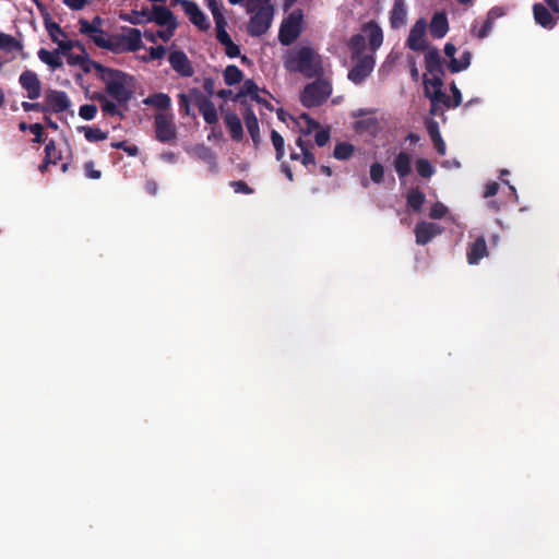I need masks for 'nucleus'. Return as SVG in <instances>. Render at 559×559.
I'll return each mask as SVG.
<instances>
[{
  "label": "nucleus",
  "instance_id": "20",
  "mask_svg": "<svg viewBox=\"0 0 559 559\" xmlns=\"http://www.w3.org/2000/svg\"><path fill=\"white\" fill-rule=\"evenodd\" d=\"M242 116L247 130L252 139L253 145L258 147L261 141L258 118L250 106L246 107Z\"/></svg>",
  "mask_w": 559,
  "mask_h": 559
},
{
  "label": "nucleus",
  "instance_id": "31",
  "mask_svg": "<svg viewBox=\"0 0 559 559\" xmlns=\"http://www.w3.org/2000/svg\"><path fill=\"white\" fill-rule=\"evenodd\" d=\"M428 133L433 142V145H435V148L436 151L440 154V155H444L445 154V151H447V146H445V143L439 132V128H438V124L437 122L432 121L428 124Z\"/></svg>",
  "mask_w": 559,
  "mask_h": 559
},
{
  "label": "nucleus",
  "instance_id": "40",
  "mask_svg": "<svg viewBox=\"0 0 559 559\" xmlns=\"http://www.w3.org/2000/svg\"><path fill=\"white\" fill-rule=\"evenodd\" d=\"M492 24H493V10H490L488 12L487 19L484 22V24L481 25V27L477 29L476 26H473L472 33L477 38L483 39V38L487 37L489 35V33L491 32Z\"/></svg>",
  "mask_w": 559,
  "mask_h": 559
},
{
  "label": "nucleus",
  "instance_id": "42",
  "mask_svg": "<svg viewBox=\"0 0 559 559\" xmlns=\"http://www.w3.org/2000/svg\"><path fill=\"white\" fill-rule=\"evenodd\" d=\"M271 141L275 148L276 159L281 162L285 155V140L276 130H272Z\"/></svg>",
  "mask_w": 559,
  "mask_h": 559
},
{
  "label": "nucleus",
  "instance_id": "59",
  "mask_svg": "<svg viewBox=\"0 0 559 559\" xmlns=\"http://www.w3.org/2000/svg\"><path fill=\"white\" fill-rule=\"evenodd\" d=\"M298 120H302L307 124L306 134H310L314 129L319 128V122L311 118L308 114L302 112L299 115Z\"/></svg>",
  "mask_w": 559,
  "mask_h": 559
},
{
  "label": "nucleus",
  "instance_id": "33",
  "mask_svg": "<svg viewBox=\"0 0 559 559\" xmlns=\"http://www.w3.org/2000/svg\"><path fill=\"white\" fill-rule=\"evenodd\" d=\"M425 200V194L418 188L412 189L406 197L407 206L414 212H419L421 210Z\"/></svg>",
  "mask_w": 559,
  "mask_h": 559
},
{
  "label": "nucleus",
  "instance_id": "49",
  "mask_svg": "<svg viewBox=\"0 0 559 559\" xmlns=\"http://www.w3.org/2000/svg\"><path fill=\"white\" fill-rule=\"evenodd\" d=\"M215 25H216V38L222 45L231 40L229 34L226 31L227 22L225 19H219V20L217 19V21H215Z\"/></svg>",
  "mask_w": 559,
  "mask_h": 559
},
{
  "label": "nucleus",
  "instance_id": "6",
  "mask_svg": "<svg viewBox=\"0 0 559 559\" xmlns=\"http://www.w3.org/2000/svg\"><path fill=\"white\" fill-rule=\"evenodd\" d=\"M156 140L162 143H174L177 140V127L173 114L157 112L154 116Z\"/></svg>",
  "mask_w": 559,
  "mask_h": 559
},
{
  "label": "nucleus",
  "instance_id": "19",
  "mask_svg": "<svg viewBox=\"0 0 559 559\" xmlns=\"http://www.w3.org/2000/svg\"><path fill=\"white\" fill-rule=\"evenodd\" d=\"M430 34L433 38L440 39L444 37L449 31V22L444 12H436L429 25Z\"/></svg>",
  "mask_w": 559,
  "mask_h": 559
},
{
  "label": "nucleus",
  "instance_id": "34",
  "mask_svg": "<svg viewBox=\"0 0 559 559\" xmlns=\"http://www.w3.org/2000/svg\"><path fill=\"white\" fill-rule=\"evenodd\" d=\"M83 52L84 58L82 59L80 68L84 73H90L92 70H95L97 78L100 79V74H103L108 67H105L102 63L92 60L85 50Z\"/></svg>",
  "mask_w": 559,
  "mask_h": 559
},
{
  "label": "nucleus",
  "instance_id": "18",
  "mask_svg": "<svg viewBox=\"0 0 559 559\" xmlns=\"http://www.w3.org/2000/svg\"><path fill=\"white\" fill-rule=\"evenodd\" d=\"M467 261L469 264H477L483 258L488 257V248L484 236H479L467 249Z\"/></svg>",
  "mask_w": 559,
  "mask_h": 559
},
{
  "label": "nucleus",
  "instance_id": "43",
  "mask_svg": "<svg viewBox=\"0 0 559 559\" xmlns=\"http://www.w3.org/2000/svg\"><path fill=\"white\" fill-rule=\"evenodd\" d=\"M199 111L207 124H216L218 122L217 110L212 100L205 106H202Z\"/></svg>",
  "mask_w": 559,
  "mask_h": 559
},
{
  "label": "nucleus",
  "instance_id": "35",
  "mask_svg": "<svg viewBox=\"0 0 559 559\" xmlns=\"http://www.w3.org/2000/svg\"><path fill=\"white\" fill-rule=\"evenodd\" d=\"M223 75L225 83L229 86L240 83L243 79L242 71L234 64L227 66Z\"/></svg>",
  "mask_w": 559,
  "mask_h": 559
},
{
  "label": "nucleus",
  "instance_id": "46",
  "mask_svg": "<svg viewBox=\"0 0 559 559\" xmlns=\"http://www.w3.org/2000/svg\"><path fill=\"white\" fill-rule=\"evenodd\" d=\"M176 29L167 27L165 31H157L156 33L145 31L144 36L147 40L155 43L157 38L168 41L175 34Z\"/></svg>",
  "mask_w": 559,
  "mask_h": 559
},
{
  "label": "nucleus",
  "instance_id": "36",
  "mask_svg": "<svg viewBox=\"0 0 559 559\" xmlns=\"http://www.w3.org/2000/svg\"><path fill=\"white\" fill-rule=\"evenodd\" d=\"M296 145L300 148L301 151V164L305 166V167H308L309 165H316V157L313 155V153L309 150V144L308 142L304 141L302 138H298L296 140Z\"/></svg>",
  "mask_w": 559,
  "mask_h": 559
},
{
  "label": "nucleus",
  "instance_id": "51",
  "mask_svg": "<svg viewBox=\"0 0 559 559\" xmlns=\"http://www.w3.org/2000/svg\"><path fill=\"white\" fill-rule=\"evenodd\" d=\"M384 167L382 164L376 162L370 166V179L373 183L380 185L383 182Z\"/></svg>",
  "mask_w": 559,
  "mask_h": 559
},
{
  "label": "nucleus",
  "instance_id": "30",
  "mask_svg": "<svg viewBox=\"0 0 559 559\" xmlns=\"http://www.w3.org/2000/svg\"><path fill=\"white\" fill-rule=\"evenodd\" d=\"M144 104L156 107L159 110H167L171 106V99L167 94L157 93L144 99Z\"/></svg>",
  "mask_w": 559,
  "mask_h": 559
},
{
  "label": "nucleus",
  "instance_id": "39",
  "mask_svg": "<svg viewBox=\"0 0 559 559\" xmlns=\"http://www.w3.org/2000/svg\"><path fill=\"white\" fill-rule=\"evenodd\" d=\"M51 151H55V141L50 140L45 146V157L43 163L38 166V170L44 174L49 165H56L59 160V156H51Z\"/></svg>",
  "mask_w": 559,
  "mask_h": 559
},
{
  "label": "nucleus",
  "instance_id": "27",
  "mask_svg": "<svg viewBox=\"0 0 559 559\" xmlns=\"http://www.w3.org/2000/svg\"><path fill=\"white\" fill-rule=\"evenodd\" d=\"M60 51L58 49L53 51H49L45 48H41L38 51V58L41 62L49 66L51 69H60L63 66V62L60 58Z\"/></svg>",
  "mask_w": 559,
  "mask_h": 559
},
{
  "label": "nucleus",
  "instance_id": "63",
  "mask_svg": "<svg viewBox=\"0 0 559 559\" xmlns=\"http://www.w3.org/2000/svg\"><path fill=\"white\" fill-rule=\"evenodd\" d=\"M330 140V131L329 129H322L316 133L314 141L316 144L320 147L326 145Z\"/></svg>",
  "mask_w": 559,
  "mask_h": 559
},
{
  "label": "nucleus",
  "instance_id": "53",
  "mask_svg": "<svg viewBox=\"0 0 559 559\" xmlns=\"http://www.w3.org/2000/svg\"><path fill=\"white\" fill-rule=\"evenodd\" d=\"M97 114V107L93 104H84L79 108V115L84 120H92Z\"/></svg>",
  "mask_w": 559,
  "mask_h": 559
},
{
  "label": "nucleus",
  "instance_id": "1",
  "mask_svg": "<svg viewBox=\"0 0 559 559\" xmlns=\"http://www.w3.org/2000/svg\"><path fill=\"white\" fill-rule=\"evenodd\" d=\"M285 68L290 72L301 73L307 79L320 76L323 73L322 61L311 47L304 46L290 52L285 60Z\"/></svg>",
  "mask_w": 559,
  "mask_h": 559
},
{
  "label": "nucleus",
  "instance_id": "5",
  "mask_svg": "<svg viewBox=\"0 0 559 559\" xmlns=\"http://www.w3.org/2000/svg\"><path fill=\"white\" fill-rule=\"evenodd\" d=\"M302 31V12L295 10L282 22L278 40L284 46L292 45L301 34Z\"/></svg>",
  "mask_w": 559,
  "mask_h": 559
},
{
  "label": "nucleus",
  "instance_id": "62",
  "mask_svg": "<svg viewBox=\"0 0 559 559\" xmlns=\"http://www.w3.org/2000/svg\"><path fill=\"white\" fill-rule=\"evenodd\" d=\"M29 131L35 135V138L33 139L34 143L44 142V128L40 123L31 124Z\"/></svg>",
  "mask_w": 559,
  "mask_h": 559
},
{
  "label": "nucleus",
  "instance_id": "21",
  "mask_svg": "<svg viewBox=\"0 0 559 559\" xmlns=\"http://www.w3.org/2000/svg\"><path fill=\"white\" fill-rule=\"evenodd\" d=\"M533 14L535 22L544 28L551 29L555 27L556 20L552 16V12L543 3H535L533 5Z\"/></svg>",
  "mask_w": 559,
  "mask_h": 559
},
{
  "label": "nucleus",
  "instance_id": "4",
  "mask_svg": "<svg viewBox=\"0 0 559 559\" xmlns=\"http://www.w3.org/2000/svg\"><path fill=\"white\" fill-rule=\"evenodd\" d=\"M332 94V85L329 81L318 79L307 84L301 94L300 102L307 108L322 105Z\"/></svg>",
  "mask_w": 559,
  "mask_h": 559
},
{
  "label": "nucleus",
  "instance_id": "14",
  "mask_svg": "<svg viewBox=\"0 0 559 559\" xmlns=\"http://www.w3.org/2000/svg\"><path fill=\"white\" fill-rule=\"evenodd\" d=\"M168 61L171 69L180 76L190 78L194 73L193 66L182 50L170 51Z\"/></svg>",
  "mask_w": 559,
  "mask_h": 559
},
{
  "label": "nucleus",
  "instance_id": "50",
  "mask_svg": "<svg viewBox=\"0 0 559 559\" xmlns=\"http://www.w3.org/2000/svg\"><path fill=\"white\" fill-rule=\"evenodd\" d=\"M55 43L58 45V47H59L58 50L60 51V53H62L64 57L67 55H69L74 47H78L82 51H84V46L82 44H80L79 41L62 40V39L58 38V41H55Z\"/></svg>",
  "mask_w": 559,
  "mask_h": 559
},
{
  "label": "nucleus",
  "instance_id": "8",
  "mask_svg": "<svg viewBox=\"0 0 559 559\" xmlns=\"http://www.w3.org/2000/svg\"><path fill=\"white\" fill-rule=\"evenodd\" d=\"M114 53L135 52L142 48V34L139 28H128L126 33L114 36Z\"/></svg>",
  "mask_w": 559,
  "mask_h": 559
},
{
  "label": "nucleus",
  "instance_id": "58",
  "mask_svg": "<svg viewBox=\"0 0 559 559\" xmlns=\"http://www.w3.org/2000/svg\"><path fill=\"white\" fill-rule=\"evenodd\" d=\"M111 147L123 150L129 156H136L139 148L135 145H127L124 141L111 143Z\"/></svg>",
  "mask_w": 559,
  "mask_h": 559
},
{
  "label": "nucleus",
  "instance_id": "54",
  "mask_svg": "<svg viewBox=\"0 0 559 559\" xmlns=\"http://www.w3.org/2000/svg\"><path fill=\"white\" fill-rule=\"evenodd\" d=\"M452 98H450V105H444L447 108H456L462 104V93L454 82L450 85Z\"/></svg>",
  "mask_w": 559,
  "mask_h": 559
},
{
  "label": "nucleus",
  "instance_id": "23",
  "mask_svg": "<svg viewBox=\"0 0 559 559\" xmlns=\"http://www.w3.org/2000/svg\"><path fill=\"white\" fill-rule=\"evenodd\" d=\"M425 63L428 73L444 75L443 61L437 48L429 49L426 52Z\"/></svg>",
  "mask_w": 559,
  "mask_h": 559
},
{
  "label": "nucleus",
  "instance_id": "7",
  "mask_svg": "<svg viewBox=\"0 0 559 559\" xmlns=\"http://www.w3.org/2000/svg\"><path fill=\"white\" fill-rule=\"evenodd\" d=\"M273 14V5H262L260 10L250 17L248 23L249 35L253 37L264 35L271 27Z\"/></svg>",
  "mask_w": 559,
  "mask_h": 559
},
{
  "label": "nucleus",
  "instance_id": "15",
  "mask_svg": "<svg viewBox=\"0 0 559 559\" xmlns=\"http://www.w3.org/2000/svg\"><path fill=\"white\" fill-rule=\"evenodd\" d=\"M443 228L436 224L426 221H420L416 224L414 233L416 237V243L425 246L430 242L436 236L442 234Z\"/></svg>",
  "mask_w": 559,
  "mask_h": 559
},
{
  "label": "nucleus",
  "instance_id": "45",
  "mask_svg": "<svg viewBox=\"0 0 559 559\" xmlns=\"http://www.w3.org/2000/svg\"><path fill=\"white\" fill-rule=\"evenodd\" d=\"M259 91L260 90L257 83L253 80L248 79L245 81L242 87L237 93L236 99L239 100L243 96H249L251 98L253 95L258 94Z\"/></svg>",
  "mask_w": 559,
  "mask_h": 559
},
{
  "label": "nucleus",
  "instance_id": "3",
  "mask_svg": "<svg viewBox=\"0 0 559 559\" xmlns=\"http://www.w3.org/2000/svg\"><path fill=\"white\" fill-rule=\"evenodd\" d=\"M78 24L79 32L87 36L95 46L114 52V36L102 28L104 20L99 15L94 16L92 21L80 19Z\"/></svg>",
  "mask_w": 559,
  "mask_h": 559
},
{
  "label": "nucleus",
  "instance_id": "44",
  "mask_svg": "<svg viewBox=\"0 0 559 559\" xmlns=\"http://www.w3.org/2000/svg\"><path fill=\"white\" fill-rule=\"evenodd\" d=\"M415 165L418 175L424 179H429L435 174V168L427 158H418Z\"/></svg>",
  "mask_w": 559,
  "mask_h": 559
},
{
  "label": "nucleus",
  "instance_id": "17",
  "mask_svg": "<svg viewBox=\"0 0 559 559\" xmlns=\"http://www.w3.org/2000/svg\"><path fill=\"white\" fill-rule=\"evenodd\" d=\"M147 21H153L159 26H166L173 29H176L178 26L174 13L166 7L154 5Z\"/></svg>",
  "mask_w": 559,
  "mask_h": 559
},
{
  "label": "nucleus",
  "instance_id": "32",
  "mask_svg": "<svg viewBox=\"0 0 559 559\" xmlns=\"http://www.w3.org/2000/svg\"><path fill=\"white\" fill-rule=\"evenodd\" d=\"M348 47L352 51V59H356L357 57L365 56L364 51L366 49V38L361 34L353 35L348 41Z\"/></svg>",
  "mask_w": 559,
  "mask_h": 559
},
{
  "label": "nucleus",
  "instance_id": "29",
  "mask_svg": "<svg viewBox=\"0 0 559 559\" xmlns=\"http://www.w3.org/2000/svg\"><path fill=\"white\" fill-rule=\"evenodd\" d=\"M93 98L100 104V108L105 116H120L122 117L121 111L117 107L114 102H110L106 98V96L102 93H95Z\"/></svg>",
  "mask_w": 559,
  "mask_h": 559
},
{
  "label": "nucleus",
  "instance_id": "57",
  "mask_svg": "<svg viewBox=\"0 0 559 559\" xmlns=\"http://www.w3.org/2000/svg\"><path fill=\"white\" fill-rule=\"evenodd\" d=\"M178 98H179V109H180V112L183 114V115H187V116H190L191 115V110H190V96L189 94H185V93H181L178 95Z\"/></svg>",
  "mask_w": 559,
  "mask_h": 559
},
{
  "label": "nucleus",
  "instance_id": "25",
  "mask_svg": "<svg viewBox=\"0 0 559 559\" xmlns=\"http://www.w3.org/2000/svg\"><path fill=\"white\" fill-rule=\"evenodd\" d=\"M362 31L368 33L370 49L374 52L383 43V32L381 27L374 21H369L362 26Z\"/></svg>",
  "mask_w": 559,
  "mask_h": 559
},
{
  "label": "nucleus",
  "instance_id": "41",
  "mask_svg": "<svg viewBox=\"0 0 559 559\" xmlns=\"http://www.w3.org/2000/svg\"><path fill=\"white\" fill-rule=\"evenodd\" d=\"M44 25L53 43L58 41V38H60V36L66 37V33L62 31L60 25L51 21V19L48 15L44 17Z\"/></svg>",
  "mask_w": 559,
  "mask_h": 559
},
{
  "label": "nucleus",
  "instance_id": "48",
  "mask_svg": "<svg viewBox=\"0 0 559 559\" xmlns=\"http://www.w3.org/2000/svg\"><path fill=\"white\" fill-rule=\"evenodd\" d=\"M22 46L20 41H17L13 36L0 33V48L4 50H16L20 49Z\"/></svg>",
  "mask_w": 559,
  "mask_h": 559
},
{
  "label": "nucleus",
  "instance_id": "10",
  "mask_svg": "<svg viewBox=\"0 0 559 559\" xmlns=\"http://www.w3.org/2000/svg\"><path fill=\"white\" fill-rule=\"evenodd\" d=\"M44 114H60L67 111L71 100L64 91L47 90L44 97Z\"/></svg>",
  "mask_w": 559,
  "mask_h": 559
},
{
  "label": "nucleus",
  "instance_id": "47",
  "mask_svg": "<svg viewBox=\"0 0 559 559\" xmlns=\"http://www.w3.org/2000/svg\"><path fill=\"white\" fill-rule=\"evenodd\" d=\"M188 94L190 96V100L195 104L198 109L211 102L210 97L204 95L199 88H190Z\"/></svg>",
  "mask_w": 559,
  "mask_h": 559
},
{
  "label": "nucleus",
  "instance_id": "38",
  "mask_svg": "<svg viewBox=\"0 0 559 559\" xmlns=\"http://www.w3.org/2000/svg\"><path fill=\"white\" fill-rule=\"evenodd\" d=\"M79 131L84 132V136H85L86 141L92 142V143L98 142V141H104L108 138V133L102 131L99 128L82 126L79 128Z\"/></svg>",
  "mask_w": 559,
  "mask_h": 559
},
{
  "label": "nucleus",
  "instance_id": "9",
  "mask_svg": "<svg viewBox=\"0 0 559 559\" xmlns=\"http://www.w3.org/2000/svg\"><path fill=\"white\" fill-rule=\"evenodd\" d=\"M354 61L353 68L348 71V80L356 85L365 82L374 69L376 60L372 55H365L352 59Z\"/></svg>",
  "mask_w": 559,
  "mask_h": 559
},
{
  "label": "nucleus",
  "instance_id": "11",
  "mask_svg": "<svg viewBox=\"0 0 559 559\" xmlns=\"http://www.w3.org/2000/svg\"><path fill=\"white\" fill-rule=\"evenodd\" d=\"M443 75L432 74L431 79H424V93L430 99V103H442L450 105V97L442 91Z\"/></svg>",
  "mask_w": 559,
  "mask_h": 559
},
{
  "label": "nucleus",
  "instance_id": "24",
  "mask_svg": "<svg viewBox=\"0 0 559 559\" xmlns=\"http://www.w3.org/2000/svg\"><path fill=\"white\" fill-rule=\"evenodd\" d=\"M393 167L400 178V180L405 179L412 173V157L411 154L404 151H401L393 160Z\"/></svg>",
  "mask_w": 559,
  "mask_h": 559
},
{
  "label": "nucleus",
  "instance_id": "60",
  "mask_svg": "<svg viewBox=\"0 0 559 559\" xmlns=\"http://www.w3.org/2000/svg\"><path fill=\"white\" fill-rule=\"evenodd\" d=\"M223 46L225 47V53L229 58H237L240 56V47L236 45L233 40L223 44Z\"/></svg>",
  "mask_w": 559,
  "mask_h": 559
},
{
  "label": "nucleus",
  "instance_id": "2",
  "mask_svg": "<svg viewBox=\"0 0 559 559\" xmlns=\"http://www.w3.org/2000/svg\"><path fill=\"white\" fill-rule=\"evenodd\" d=\"M105 84L106 93L118 104H127L133 95L130 83L133 78L118 69L107 68L99 79Z\"/></svg>",
  "mask_w": 559,
  "mask_h": 559
},
{
  "label": "nucleus",
  "instance_id": "26",
  "mask_svg": "<svg viewBox=\"0 0 559 559\" xmlns=\"http://www.w3.org/2000/svg\"><path fill=\"white\" fill-rule=\"evenodd\" d=\"M225 124L228 128V130L230 132V136L234 141L242 140V138H243L242 123L236 114H234V112L227 114L225 116Z\"/></svg>",
  "mask_w": 559,
  "mask_h": 559
},
{
  "label": "nucleus",
  "instance_id": "61",
  "mask_svg": "<svg viewBox=\"0 0 559 559\" xmlns=\"http://www.w3.org/2000/svg\"><path fill=\"white\" fill-rule=\"evenodd\" d=\"M94 162L93 160H88L84 164V170H85V175L86 177L91 178V179H99L102 177V171L100 170H96L94 168Z\"/></svg>",
  "mask_w": 559,
  "mask_h": 559
},
{
  "label": "nucleus",
  "instance_id": "13",
  "mask_svg": "<svg viewBox=\"0 0 559 559\" xmlns=\"http://www.w3.org/2000/svg\"><path fill=\"white\" fill-rule=\"evenodd\" d=\"M185 13L189 16L190 22L201 31H207L211 23L207 16L202 12L199 5L191 0H179Z\"/></svg>",
  "mask_w": 559,
  "mask_h": 559
},
{
  "label": "nucleus",
  "instance_id": "28",
  "mask_svg": "<svg viewBox=\"0 0 559 559\" xmlns=\"http://www.w3.org/2000/svg\"><path fill=\"white\" fill-rule=\"evenodd\" d=\"M471 60L472 53L471 51L466 50L462 53L460 59H456L455 57L451 58L447 67L451 73H459L469 67Z\"/></svg>",
  "mask_w": 559,
  "mask_h": 559
},
{
  "label": "nucleus",
  "instance_id": "64",
  "mask_svg": "<svg viewBox=\"0 0 559 559\" xmlns=\"http://www.w3.org/2000/svg\"><path fill=\"white\" fill-rule=\"evenodd\" d=\"M197 154L198 156L203 159L205 163L210 162L213 159V157H215L213 151L205 146V145H201L197 148Z\"/></svg>",
  "mask_w": 559,
  "mask_h": 559
},
{
  "label": "nucleus",
  "instance_id": "52",
  "mask_svg": "<svg viewBox=\"0 0 559 559\" xmlns=\"http://www.w3.org/2000/svg\"><path fill=\"white\" fill-rule=\"evenodd\" d=\"M165 55H166V48L162 45H158L156 47H151L148 56L142 57V61L150 62L153 60H159V59L164 58Z\"/></svg>",
  "mask_w": 559,
  "mask_h": 559
},
{
  "label": "nucleus",
  "instance_id": "16",
  "mask_svg": "<svg viewBox=\"0 0 559 559\" xmlns=\"http://www.w3.org/2000/svg\"><path fill=\"white\" fill-rule=\"evenodd\" d=\"M20 85L27 92V98L35 100L41 95V83L38 75L31 71L25 70L19 79Z\"/></svg>",
  "mask_w": 559,
  "mask_h": 559
},
{
  "label": "nucleus",
  "instance_id": "37",
  "mask_svg": "<svg viewBox=\"0 0 559 559\" xmlns=\"http://www.w3.org/2000/svg\"><path fill=\"white\" fill-rule=\"evenodd\" d=\"M354 152L355 147L353 144L348 142H340L334 147L333 156L338 160H347L353 156Z\"/></svg>",
  "mask_w": 559,
  "mask_h": 559
},
{
  "label": "nucleus",
  "instance_id": "12",
  "mask_svg": "<svg viewBox=\"0 0 559 559\" xmlns=\"http://www.w3.org/2000/svg\"><path fill=\"white\" fill-rule=\"evenodd\" d=\"M426 31V21L424 19H419L418 21H416L409 31V35L406 40L407 47L414 51L425 50L427 48Z\"/></svg>",
  "mask_w": 559,
  "mask_h": 559
},
{
  "label": "nucleus",
  "instance_id": "22",
  "mask_svg": "<svg viewBox=\"0 0 559 559\" xmlns=\"http://www.w3.org/2000/svg\"><path fill=\"white\" fill-rule=\"evenodd\" d=\"M406 4L404 0H394L390 11V24L394 29L401 28L406 23Z\"/></svg>",
  "mask_w": 559,
  "mask_h": 559
},
{
  "label": "nucleus",
  "instance_id": "56",
  "mask_svg": "<svg viewBox=\"0 0 559 559\" xmlns=\"http://www.w3.org/2000/svg\"><path fill=\"white\" fill-rule=\"evenodd\" d=\"M229 186L234 189L236 193L252 194L254 191L242 180L230 181Z\"/></svg>",
  "mask_w": 559,
  "mask_h": 559
},
{
  "label": "nucleus",
  "instance_id": "55",
  "mask_svg": "<svg viewBox=\"0 0 559 559\" xmlns=\"http://www.w3.org/2000/svg\"><path fill=\"white\" fill-rule=\"evenodd\" d=\"M448 213V207L441 202H436L429 212V216L433 219H440Z\"/></svg>",
  "mask_w": 559,
  "mask_h": 559
}]
</instances>
